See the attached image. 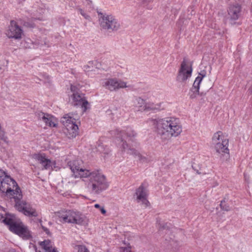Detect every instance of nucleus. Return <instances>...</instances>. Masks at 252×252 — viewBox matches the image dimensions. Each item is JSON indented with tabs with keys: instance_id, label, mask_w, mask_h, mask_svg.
Listing matches in <instances>:
<instances>
[{
	"instance_id": "obj_1",
	"label": "nucleus",
	"mask_w": 252,
	"mask_h": 252,
	"mask_svg": "<svg viewBox=\"0 0 252 252\" xmlns=\"http://www.w3.org/2000/svg\"><path fill=\"white\" fill-rule=\"evenodd\" d=\"M0 190L9 197L15 199V207L18 211L29 217L38 216L36 210L30 204L21 200L22 195L17 184L2 170H0Z\"/></svg>"
},
{
	"instance_id": "obj_2",
	"label": "nucleus",
	"mask_w": 252,
	"mask_h": 252,
	"mask_svg": "<svg viewBox=\"0 0 252 252\" xmlns=\"http://www.w3.org/2000/svg\"><path fill=\"white\" fill-rule=\"evenodd\" d=\"M158 135L163 141L177 137L182 131L179 120L174 117L158 118L150 120Z\"/></svg>"
},
{
	"instance_id": "obj_3",
	"label": "nucleus",
	"mask_w": 252,
	"mask_h": 252,
	"mask_svg": "<svg viewBox=\"0 0 252 252\" xmlns=\"http://www.w3.org/2000/svg\"><path fill=\"white\" fill-rule=\"evenodd\" d=\"M136 135V132L130 128H127L126 130L118 131L116 135L115 142L121 152H126L128 154L133 155L142 162L146 161L147 158L146 157L143 156L137 150L129 147L125 140L126 137H127L130 140H133Z\"/></svg>"
},
{
	"instance_id": "obj_4",
	"label": "nucleus",
	"mask_w": 252,
	"mask_h": 252,
	"mask_svg": "<svg viewBox=\"0 0 252 252\" xmlns=\"http://www.w3.org/2000/svg\"><path fill=\"white\" fill-rule=\"evenodd\" d=\"M89 178L88 188L91 192L98 194L106 189L109 187V184L106 178L99 171L91 172L87 178Z\"/></svg>"
},
{
	"instance_id": "obj_5",
	"label": "nucleus",
	"mask_w": 252,
	"mask_h": 252,
	"mask_svg": "<svg viewBox=\"0 0 252 252\" xmlns=\"http://www.w3.org/2000/svg\"><path fill=\"white\" fill-rule=\"evenodd\" d=\"M212 143L217 156L222 160H227L229 156L228 140L221 131L215 133L212 137Z\"/></svg>"
},
{
	"instance_id": "obj_6",
	"label": "nucleus",
	"mask_w": 252,
	"mask_h": 252,
	"mask_svg": "<svg viewBox=\"0 0 252 252\" xmlns=\"http://www.w3.org/2000/svg\"><path fill=\"white\" fill-rule=\"evenodd\" d=\"M79 116L77 114L68 113L61 119V122L65 127L66 133L69 138L75 137L78 134Z\"/></svg>"
},
{
	"instance_id": "obj_7",
	"label": "nucleus",
	"mask_w": 252,
	"mask_h": 252,
	"mask_svg": "<svg viewBox=\"0 0 252 252\" xmlns=\"http://www.w3.org/2000/svg\"><path fill=\"white\" fill-rule=\"evenodd\" d=\"M99 23L100 27L106 30L116 31L120 28V24L117 20L111 15L99 14Z\"/></svg>"
},
{
	"instance_id": "obj_8",
	"label": "nucleus",
	"mask_w": 252,
	"mask_h": 252,
	"mask_svg": "<svg viewBox=\"0 0 252 252\" xmlns=\"http://www.w3.org/2000/svg\"><path fill=\"white\" fill-rule=\"evenodd\" d=\"M203 78L204 76H198L196 78L189 94L190 98L194 99L199 94L204 95V92L208 91L211 88L210 85L206 86Z\"/></svg>"
},
{
	"instance_id": "obj_9",
	"label": "nucleus",
	"mask_w": 252,
	"mask_h": 252,
	"mask_svg": "<svg viewBox=\"0 0 252 252\" xmlns=\"http://www.w3.org/2000/svg\"><path fill=\"white\" fill-rule=\"evenodd\" d=\"M70 90L73 93L69 99L71 104L74 106H81L83 109V111H86L88 109L89 103L85 99L84 95L79 93L78 88L74 86L71 85Z\"/></svg>"
},
{
	"instance_id": "obj_10",
	"label": "nucleus",
	"mask_w": 252,
	"mask_h": 252,
	"mask_svg": "<svg viewBox=\"0 0 252 252\" xmlns=\"http://www.w3.org/2000/svg\"><path fill=\"white\" fill-rule=\"evenodd\" d=\"M6 224L9 225L10 230L22 237L24 239H28L31 238V235L27 227L23 223H18L13 221L11 220L5 219L3 220Z\"/></svg>"
},
{
	"instance_id": "obj_11",
	"label": "nucleus",
	"mask_w": 252,
	"mask_h": 252,
	"mask_svg": "<svg viewBox=\"0 0 252 252\" xmlns=\"http://www.w3.org/2000/svg\"><path fill=\"white\" fill-rule=\"evenodd\" d=\"M192 71V65L190 62L187 59H184L178 71L177 80L181 83L186 82L191 77Z\"/></svg>"
},
{
	"instance_id": "obj_12",
	"label": "nucleus",
	"mask_w": 252,
	"mask_h": 252,
	"mask_svg": "<svg viewBox=\"0 0 252 252\" xmlns=\"http://www.w3.org/2000/svg\"><path fill=\"white\" fill-rule=\"evenodd\" d=\"M103 87L110 91H115L120 89L126 88L129 87L126 82L116 78H108L106 79L103 83Z\"/></svg>"
},
{
	"instance_id": "obj_13",
	"label": "nucleus",
	"mask_w": 252,
	"mask_h": 252,
	"mask_svg": "<svg viewBox=\"0 0 252 252\" xmlns=\"http://www.w3.org/2000/svg\"><path fill=\"white\" fill-rule=\"evenodd\" d=\"M68 165L75 178H87L90 174V170L83 169L79 164L78 160L69 161Z\"/></svg>"
},
{
	"instance_id": "obj_14",
	"label": "nucleus",
	"mask_w": 252,
	"mask_h": 252,
	"mask_svg": "<svg viewBox=\"0 0 252 252\" xmlns=\"http://www.w3.org/2000/svg\"><path fill=\"white\" fill-rule=\"evenodd\" d=\"M6 34L9 38L20 39L22 38L23 31L16 22L12 21L10 22Z\"/></svg>"
},
{
	"instance_id": "obj_15",
	"label": "nucleus",
	"mask_w": 252,
	"mask_h": 252,
	"mask_svg": "<svg viewBox=\"0 0 252 252\" xmlns=\"http://www.w3.org/2000/svg\"><path fill=\"white\" fill-rule=\"evenodd\" d=\"M75 211L71 210H62L57 212V216L62 222L73 223Z\"/></svg>"
},
{
	"instance_id": "obj_16",
	"label": "nucleus",
	"mask_w": 252,
	"mask_h": 252,
	"mask_svg": "<svg viewBox=\"0 0 252 252\" xmlns=\"http://www.w3.org/2000/svg\"><path fill=\"white\" fill-rule=\"evenodd\" d=\"M34 158L41 164L44 169H52L53 167H55L56 162L47 158L44 155H36L34 156Z\"/></svg>"
},
{
	"instance_id": "obj_17",
	"label": "nucleus",
	"mask_w": 252,
	"mask_h": 252,
	"mask_svg": "<svg viewBox=\"0 0 252 252\" xmlns=\"http://www.w3.org/2000/svg\"><path fill=\"white\" fill-rule=\"evenodd\" d=\"M135 194L138 202H141L145 207L149 206V202L147 199V191L143 186H141L138 188Z\"/></svg>"
},
{
	"instance_id": "obj_18",
	"label": "nucleus",
	"mask_w": 252,
	"mask_h": 252,
	"mask_svg": "<svg viewBox=\"0 0 252 252\" xmlns=\"http://www.w3.org/2000/svg\"><path fill=\"white\" fill-rule=\"evenodd\" d=\"M40 120L43 121L46 124L50 127H56L58 125L57 119L53 116L45 113L39 114Z\"/></svg>"
},
{
	"instance_id": "obj_19",
	"label": "nucleus",
	"mask_w": 252,
	"mask_h": 252,
	"mask_svg": "<svg viewBox=\"0 0 252 252\" xmlns=\"http://www.w3.org/2000/svg\"><path fill=\"white\" fill-rule=\"evenodd\" d=\"M241 7L238 4H235L229 6L228 9L229 18L231 20H236L240 16Z\"/></svg>"
},
{
	"instance_id": "obj_20",
	"label": "nucleus",
	"mask_w": 252,
	"mask_h": 252,
	"mask_svg": "<svg viewBox=\"0 0 252 252\" xmlns=\"http://www.w3.org/2000/svg\"><path fill=\"white\" fill-rule=\"evenodd\" d=\"M88 219L83 214L78 211H75L73 223L81 225L88 224Z\"/></svg>"
},
{
	"instance_id": "obj_21",
	"label": "nucleus",
	"mask_w": 252,
	"mask_h": 252,
	"mask_svg": "<svg viewBox=\"0 0 252 252\" xmlns=\"http://www.w3.org/2000/svg\"><path fill=\"white\" fill-rule=\"evenodd\" d=\"M162 103H154L151 101L146 102L145 111V112H157L161 109L162 106Z\"/></svg>"
},
{
	"instance_id": "obj_22",
	"label": "nucleus",
	"mask_w": 252,
	"mask_h": 252,
	"mask_svg": "<svg viewBox=\"0 0 252 252\" xmlns=\"http://www.w3.org/2000/svg\"><path fill=\"white\" fill-rule=\"evenodd\" d=\"M40 246L44 249L45 252H58L57 249L53 246L50 240H45L40 243Z\"/></svg>"
},
{
	"instance_id": "obj_23",
	"label": "nucleus",
	"mask_w": 252,
	"mask_h": 252,
	"mask_svg": "<svg viewBox=\"0 0 252 252\" xmlns=\"http://www.w3.org/2000/svg\"><path fill=\"white\" fill-rule=\"evenodd\" d=\"M146 102L145 100L140 97H136L134 101V105L138 111L144 112Z\"/></svg>"
},
{
	"instance_id": "obj_24",
	"label": "nucleus",
	"mask_w": 252,
	"mask_h": 252,
	"mask_svg": "<svg viewBox=\"0 0 252 252\" xmlns=\"http://www.w3.org/2000/svg\"><path fill=\"white\" fill-rule=\"evenodd\" d=\"M76 249L78 250V252H89L87 248L83 245L76 246Z\"/></svg>"
},
{
	"instance_id": "obj_25",
	"label": "nucleus",
	"mask_w": 252,
	"mask_h": 252,
	"mask_svg": "<svg viewBox=\"0 0 252 252\" xmlns=\"http://www.w3.org/2000/svg\"><path fill=\"white\" fill-rule=\"evenodd\" d=\"M223 203H224V200H222L220 202V208L222 210H224V211H229L230 210L229 207L227 205H226V204H223Z\"/></svg>"
},
{
	"instance_id": "obj_26",
	"label": "nucleus",
	"mask_w": 252,
	"mask_h": 252,
	"mask_svg": "<svg viewBox=\"0 0 252 252\" xmlns=\"http://www.w3.org/2000/svg\"><path fill=\"white\" fill-rule=\"evenodd\" d=\"M80 14L87 20L91 21L90 16L85 11H84L82 9H80L79 10Z\"/></svg>"
},
{
	"instance_id": "obj_27",
	"label": "nucleus",
	"mask_w": 252,
	"mask_h": 252,
	"mask_svg": "<svg viewBox=\"0 0 252 252\" xmlns=\"http://www.w3.org/2000/svg\"><path fill=\"white\" fill-rule=\"evenodd\" d=\"M43 79L42 80H44L45 82L46 83H50V77L47 74H43L42 75Z\"/></svg>"
},
{
	"instance_id": "obj_28",
	"label": "nucleus",
	"mask_w": 252,
	"mask_h": 252,
	"mask_svg": "<svg viewBox=\"0 0 252 252\" xmlns=\"http://www.w3.org/2000/svg\"><path fill=\"white\" fill-rule=\"evenodd\" d=\"M123 252H131L130 248L125 247L122 248Z\"/></svg>"
},
{
	"instance_id": "obj_29",
	"label": "nucleus",
	"mask_w": 252,
	"mask_h": 252,
	"mask_svg": "<svg viewBox=\"0 0 252 252\" xmlns=\"http://www.w3.org/2000/svg\"><path fill=\"white\" fill-rule=\"evenodd\" d=\"M89 68H90V66L89 65V64H87V65H85L84 66V69L85 71H89Z\"/></svg>"
},
{
	"instance_id": "obj_30",
	"label": "nucleus",
	"mask_w": 252,
	"mask_h": 252,
	"mask_svg": "<svg viewBox=\"0 0 252 252\" xmlns=\"http://www.w3.org/2000/svg\"><path fill=\"white\" fill-rule=\"evenodd\" d=\"M100 210L102 214H106V210L103 207H101L100 208Z\"/></svg>"
},
{
	"instance_id": "obj_31",
	"label": "nucleus",
	"mask_w": 252,
	"mask_h": 252,
	"mask_svg": "<svg viewBox=\"0 0 252 252\" xmlns=\"http://www.w3.org/2000/svg\"><path fill=\"white\" fill-rule=\"evenodd\" d=\"M31 12V14H33V16H36V10H29V12Z\"/></svg>"
},
{
	"instance_id": "obj_32",
	"label": "nucleus",
	"mask_w": 252,
	"mask_h": 252,
	"mask_svg": "<svg viewBox=\"0 0 252 252\" xmlns=\"http://www.w3.org/2000/svg\"><path fill=\"white\" fill-rule=\"evenodd\" d=\"M94 207L96 208H100V205L98 204H96L94 205Z\"/></svg>"
},
{
	"instance_id": "obj_33",
	"label": "nucleus",
	"mask_w": 252,
	"mask_h": 252,
	"mask_svg": "<svg viewBox=\"0 0 252 252\" xmlns=\"http://www.w3.org/2000/svg\"><path fill=\"white\" fill-rule=\"evenodd\" d=\"M102 148V146H98V150H99L100 152H102L101 151V149Z\"/></svg>"
}]
</instances>
